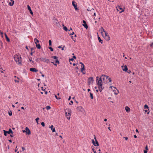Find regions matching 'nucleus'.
I'll list each match as a JSON object with an SVG mask.
<instances>
[{"label":"nucleus","mask_w":153,"mask_h":153,"mask_svg":"<svg viewBox=\"0 0 153 153\" xmlns=\"http://www.w3.org/2000/svg\"><path fill=\"white\" fill-rule=\"evenodd\" d=\"M108 76L104 75H102L98 79V76L97 77L96 82L98 86L99 90L101 92L104 87L102 85V83H108Z\"/></svg>","instance_id":"1"},{"label":"nucleus","mask_w":153,"mask_h":153,"mask_svg":"<svg viewBox=\"0 0 153 153\" xmlns=\"http://www.w3.org/2000/svg\"><path fill=\"white\" fill-rule=\"evenodd\" d=\"M14 59L15 61L17 63V64H19L21 63V57L20 55H15L14 56Z\"/></svg>","instance_id":"2"},{"label":"nucleus","mask_w":153,"mask_h":153,"mask_svg":"<svg viewBox=\"0 0 153 153\" xmlns=\"http://www.w3.org/2000/svg\"><path fill=\"white\" fill-rule=\"evenodd\" d=\"M105 36H103L105 39L107 41H109L110 40V38L109 36L108 35V33L107 32L104 33Z\"/></svg>","instance_id":"3"},{"label":"nucleus","mask_w":153,"mask_h":153,"mask_svg":"<svg viewBox=\"0 0 153 153\" xmlns=\"http://www.w3.org/2000/svg\"><path fill=\"white\" fill-rule=\"evenodd\" d=\"M23 132H26V134L28 135H30L31 134V132L30 130L27 127H26L25 128V130H23Z\"/></svg>","instance_id":"4"},{"label":"nucleus","mask_w":153,"mask_h":153,"mask_svg":"<svg viewBox=\"0 0 153 153\" xmlns=\"http://www.w3.org/2000/svg\"><path fill=\"white\" fill-rule=\"evenodd\" d=\"M40 60L41 61H42L43 62H46L48 63L49 62V59L44 58L42 57H41L39 58Z\"/></svg>","instance_id":"5"},{"label":"nucleus","mask_w":153,"mask_h":153,"mask_svg":"<svg viewBox=\"0 0 153 153\" xmlns=\"http://www.w3.org/2000/svg\"><path fill=\"white\" fill-rule=\"evenodd\" d=\"M94 79L92 77H90L88 78V84L89 85L91 84L93 82Z\"/></svg>","instance_id":"6"},{"label":"nucleus","mask_w":153,"mask_h":153,"mask_svg":"<svg viewBox=\"0 0 153 153\" xmlns=\"http://www.w3.org/2000/svg\"><path fill=\"white\" fill-rule=\"evenodd\" d=\"M72 5L74 7V8L76 10H77L78 8L77 7V5L76 3L74 1H72Z\"/></svg>","instance_id":"7"},{"label":"nucleus","mask_w":153,"mask_h":153,"mask_svg":"<svg viewBox=\"0 0 153 153\" xmlns=\"http://www.w3.org/2000/svg\"><path fill=\"white\" fill-rule=\"evenodd\" d=\"M116 8L117 11H119L120 10H122L120 12V13L124 11V10L120 6H118L116 7Z\"/></svg>","instance_id":"8"},{"label":"nucleus","mask_w":153,"mask_h":153,"mask_svg":"<svg viewBox=\"0 0 153 153\" xmlns=\"http://www.w3.org/2000/svg\"><path fill=\"white\" fill-rule=\"evenodd\" d=\"M122 68L123 71H124L126 72L128 70L127 67L126 65H125L124 66H122Z\"/></svg>","instance_id":"9"},{"label":"nucleus","mask_w":153,"mask_h":153,"mask_svg":"<svg viewBox=\"0 0 153 153\" xmlns=\"http://www.w3.org/2000/svg\"><path fill=\"white\" fill-rule=\"evenodd\" d=\"M30 70L34 72H36L38 71V70L35 68H31L30 69Z\"/></svg>","instance_id":"10"},{"label":"nucleus","mask_w":153,"mask_h":153,"mask_svg":"<svg viewBox=\"0 0 153 153\" xmlns=\"http://www.w3.org/2000/svg\"><path fill=\"white\" fill-rule=\"evenodd\" d=\"M65 115L68 120H69L70 119L71 114L69 115L68 114V113L67 112H65Z\"/></svg>","instance_id":"11"},{"label":"nucleus","mask_w":153,"mask_h":153,"mask_svg":"<svg viewBox=\"0 0 153 153\" xmlns=\"http://www.w3.org/2000/svg\"><path fill=\"white\" fill-rule=\"evenodd\" d=\"M50 128L51 129V130L52 131V132L55 131V128H54V127L53 125H52L51 126H50Z\"/></svg>","instance_id":"12"},{"label":"nucleus","mask_w":153,"mask_h":153,"mask_svg":"<svg viewBox=\"0 0 153 153\" xmlns=\"http://www.w3.org/2000/svg\"><path fill=\"white\" fill-rule=\"evenodd\" d=\"M27 7L28 9L30 11V13L31 14H33V12H32V11L31 10V9L29 5H28L27 6Z\"/></svg>","instance_id":"13"},{"label":"nucleus","mask_w":153,"mask_h":153,"mask_svg":"<svg viewBox=\"0 0 153 153\" xmlns=\"http://www.w3.org/2000/svg\"><path fill=\"white\" fill-rule=\"evenodd\" d=\"M125 110H126V111L127 112H129L130 111V108L129 107H127V106H126L125 107Z\"/></svg>","instance_id":"14"},{"label":"nucleus","mask_w":153,"mask_h":153,"mask_svg":"<svg viewBox=\"0 0 153 153\" xmlns=\"http://www.w3.org/2000/svg\"><path fill=\"white\" fill-rule=\"evenodd\" d=\"M94 139H95L96 143H95V145H94L95 146H99V143L97 141V140H96V138L95 137L94 138Z\"/></svg>","instance_id":"15"},{"label":"nucleus","mask_w":153,"mask_h":153,"mask_svg":"<svg viewBox=\"0 0 153 153\" xmlns=\"http://www.w3.org/2000/svg\"><path fill=\"white\" fill-rule=\"evenodd\" d=\"M7 133L8 134H10V133L13 134V132L10 128L9 130V131H7Z\"/></svg>","instance_id":"16"},{"label":"nucleus","mask_w":153,"mask_h":153,"mask_svg":"<svg viewBox=\"0 0 153 153\" xmlns=\"http://www.w3.org/2000/svg\"><path fill=\"white\" fill-rule=\"evenodd\" d=\"M5 38H6V39L7 40V41L8 42H10V39H9V38H8V37H7V36L6 34L5 33Z\"/></svg>","instance_id":"17"},{"label":"nucleus","mask_w":153,"mask_h":153,"mask_svg":"<svg viewBox=\"0 0 153 153\" xmlns=\"http://www.w3.org/2000/svg\"><path fill=\"white\" fill-rule=\"evenodd\" d=\"M36 47L37 48L40 49L41 48V46L39 44H36Z\"/></svg>","instance_id":"18"},{"label":"nucleus","mask_w":153,"mask_h":153,"mask_svg":"<svg viewBox=\"0 0 153 153\" xmlns=\"http://www.w3.org/2000/svg\"><path fill=\"white\" fill-rule=\"evenodd\" d=\"M100 30L101 31V32H103L104 33L106 32L105 30L102 27H101V28Z\"/></svg>","instance_id":"19"},{"label":"nucleus","mask_w":153,"mask_h":153,"mask_svg":"<svg viewBox=\"0 0 153 153\" xmlns=\"http://www.w3.org/2000/svg\"><path fill=\"white\" fill-rule=\"evenodd\" d=\"M77 108L78 110L81 111H82V110L83 109L82 107L81 106L78 107H77Z\"/></svg>","instance_id":"20"},{"label":"nucleus","mask_w":153,"mask_h":153,"mask_svg":"<svg viewBox=\"0 0 153 153\" xmlns=\"http://www.w3.org/2000/svg\"><path fill=\"white\" fill-rule=\"evenodd\" d=\"M98 40L99 42H100L101 43H102V40L101 39L100 37L98 36Z\"/></svg>","instance_id":"21"},{"label":"nucleus","mask_w":153,"mask_h":153,"mask_svg":"<svg viewBox=\"0 0 153 153\" xmlns=\"http://www.w3.org/2000/svg\"><path fill=\"white\" fill-rule=\"evenodd\" d=\"M68 114L70 115V114H71V109H68Z\"/></svg>","instance_id":"22"},{"label":"nucleus","mask_w":153,"mask_h":153,"mask_svg":"<svg viewBox=\"0 0 153 153\" xmlns=\"http://www.w3.org/2000/svg\"><path fill=\"white\" fill-rule=\"evenodd\" d=\"M34 41L35 42V43L36 44H37V42H39V40L37 39H36V38H35L34 39Z\"/></svg>","instance_id":"23"},{"label":"nucleus","mask_w":153,"mask_h":153,"mask_svg":"<svg viewBox=\"0 0 153 153\" xmlns=\"http://www.w3.org/2000/svg\"><path fill=\"white\" fill-rule=\"evenodd\" d=\"M90 95V97H91L92 99H93V94L91 93L90 92L89 93Z\"/></svg>","instance_id":"24"},{"label":"nucleus","mask_w":153,"mask_h":153,"mask_svg":"<svg viewBox=\"0 0 153 153\" xmlns=\"http://www.w3.org/2000/svg\"><path fill=\"white\" fill-rule=\"evenodd\" d=\"M85 70V68H84V67H83L81 69V72H82L83 74H85V73H84L83 72V71L84 70Z\"/></svg>","instance_id":"25"},{"label":"nucleus","mask_w":153,"mask_h":153,"mask_svg":"<svg viewBox=\"0 0 153 153\" xmlns=\"http://www.w3.org/2000/svg\"><path fill=\"white\" fill-rule=\"evenodd\" d=\"M12 1L13 2L12 3H11V2H10L9 3V5L10 6H12L13 5L14 3V1Z\"/></svg>","instance_id":"26"},{"label":"nucleus","mask_w":153,"mask_h":153,"mask_svg":"<svg viewBox=\"0 0 153 153\" xmlns=\"http://www.w3.org/2000/svg\"><path fill=\"white\" fill-rule=\"evenodd\" d=\"M4 134L5 136H6L7 135V131L4 130H3Z\"/></svg>","instance_id":"27"},{"label":"nucleus","mask_w":153,"mask_h":153,"mask_svg":"<svg viewBox=\"0 0 153 153\" xmlns=\"http://www.w3.org/2000/svg\"><path fill=\"white\" fill-rule=\"evenodd\" d=\"M39 120V117L37 118H36V119L35 120L36 121V122H37V124H39V123H38V120Z\"/></svg>","instance_id":"28"},{"label":"nucleus","mask_w":153,"mask_h":153,"mask_svg":"<svg viewBox=\"0 0 153 153\" xmlns=\"http://www.w3.org/2000/svg\"><path fill=\"white\" fill-rule=\"evenodd\" d=\"M83 26H84V27L85 28H86V29L87 28H88V26H87V24H83Z\"/></svg>","instance_id":"29"},{"label":"nucleus","mask_w":153,"mask_h":153,"mask_svg":"<svg viewBox=\"0 0 153 153\" xmlns=\"http://www.w3.org/2000/svg\"><path fill=\"white\" fill-rule=\"evenodd\" d=\"M144 108L145 109H148V105H145L144 106Z\"/></svg>","instance_id":"30"},{"label":"nucleus","mask_w":153,"mask_h":153,"mask_svg":"<svg viewBox=\"0 0 153 153\" xmlns=\"http://www.w3.org/2000/svg\"><path fill=\"white\" fill-rule=\"evenodd\" d=\"M113 91H114V94L116 95L119 92V91L118 90L117 91V92H115L116 91H115L114 90H113Z\"/></svg>","instance_id":"31"},{"label":"nucleus","mask_w":153,"mask_h":153,"mask_svg":"<svg viewBox=\"0 0 153 153\" xmlns=\"http://www.w3.org/2000/svg\"><path fill=\"white\" fill-rule=\"evenodd\" d=\"M52 58L56 60L58 58L56 56H52Z\"/></svg>","instance_id":"32"},{"label":"nucleus","mask_w":153,"mask_h":153,"mask_svg":"<svg viewBox=\"0 0 153 153\" xmlns=\"http://www.w3.org/2000/svg\"><path fill=\"white\" fill-rule=\"evenodd\" d=\"M46 108L47 110H48L51 108V107L49 106H48L46 107Z\"/></svg>","instance_id":"33"},{"label":"nucleus","mask_w":153,"mask_h":153,"mask_svg":"<svg viewBox=\"0 0 153 153\" xmlns=\"http://www.w3.org/2000/svg\"><path fill=\"white\" fill-rule=\"evenodd\" d=\"M92 143H93V144L94 145H95V141H94V140L93 139H92Z\"/></svg>","instance_id":"34"},{"label":"nucleus","mask_w":153,"mask_h":153,"mask_svg":"<svg viewBox=\"0 0 153 153\" xmlns=\"http://www.w3.org/2000/svg\"><path fill=\"white\" fill-rule=\"evenodd\" d=\"M49 45L50 46L51 45L52 42L51 40H49Z\"/></svg>","instance_id":"35"},{"label":"nucleus","mask_w":153,"mask_h":153,"mask_svg":"<svg viewBox=\"0 0 153 153\" xmlns=\"http://www.w3.org/2000/svg\"><path fill=\"white\" fill-rule=\"evenodd\" d=\"M108 82H111V79L110 78H109L108 77Z\"/></svg>","instance_id":"36"},{"label":"nucleus","mask_w":153,"mask_h":153,"mask_svg":"<svg viewBox=\"0 0 153 153\" xmlns=\"http://www.w3.org/2000/svg\"><path fill=\"white\" fill-rule=\"evenodd\" d=\"M63 29H64L66 31H67V27H65V26L64 27H63Z\"/></svg>","instance_id":"37"},{"label":"nucleus","mask_w":153,"mask_h":153,"mask_svg":"<svg viewBox=\"0 0 153 153\" xmlns=\"http://www.w3.org/2000/svg\"><path fill=\"white\" fill-rule=\"evenodd\" d=\"M55 62L56 63L59 64V61L58 59H56Z\"/></svg>","instance_id":"38"},{"label":"nucleus","mask_w":153,"mask_h":153,"mask_svg":"<svg viewBox=\"0 0 153 153\" xmlns=\"http://www.w3.org/2000/svg\"><path fill=\"white\" fill-rule=\"evenodd\" d=\"M41 124L44 127L45 126V123L43 122H42L41 123Z\"/></svg>","instance_id":"39"},{"label":"nucleus","mask_w":153,"mask_h":153,"mask_svg":"<svg viewBox=\"0 0 153 153\" xmlns=\"http://www.w3.org/2000/svg\"><path fill=\"white\" fill-rule=\"evenodd\" d=\"M49 48L50 49L51 51H53V48H51V47H50Z\"/></svg>","instance_id":"40"},{"label":"nucleus","mask_w":153,"mask_h":153,"mask_svg":"<svg viewBox=\"0 0 153 153\" xmlns=\"http://www.w3.org/2000/svg\"><path fill=\"white\" fill-rule=\"evenodd\" d=\"M73 101H70V103H69V104H70V105H72V104H73Z\"/></svg>","instance_id":"41"},{"label":"nucleus","mask_w":153,"mask_h":153,"mask_svg":"<svg viewBox=\"0 0 153 153\" xmlns=\"http://www.w3.org/2000/svg\"><path fill=\"white\" fill-rule=\"evenodd\" d=\"M101 34H102V35L103 36H105V34H104V32H101Z\"/></svg>","instance_id":"42"},{"label":"nucleus","mask_w":153,"mask_h":153,"mask_svg":"<svg viewBox=\"0 0 153 153\" xmlns=\"http://www.w3.org/2000/svg\"><path fill=\"white\" fill-rule=\"evenodd\" d=\"M36 62H39V61H40V59H39V58H38V59H36Z\"/></svg>","instance_id":"43"},{"label":"nucleus","mask_w":153,"mask_h":153,"mask_svg":"<svg viewBox=\"0 0 153 153\" xmlns=\"http://www.w3.org/2000/svg\"><path fill=\"white\" fill-rule=\"evenodd\" d=\"M29 60L30 62H31L32 63H33V62L32 60V58H30Z\"/></svg>","instance_id":"44"},{"label":"nucleus","mask_w":153,"mask_h":153,"mask_svg":"<svg viewBox=\"0 0 153 153\" xmlns=\"http://www.w3.org/2000/svg\"><path fill=\"white\" fill-rule=\"evenodd\" d=\"M94 10V9L93 8H92L91 10H90L89 11L91 12H92Z\"/></svg>","instance_id":"45"},{"label":"nucleus","mask_w":153,"mask_h":153,"mask_svg":"<svg viewBox=\"0 0 153 153\" xmlns=\"http://www.w3.org/2000/svg\"><path fill=\"white\" fill-rule=\"evenodd\" d=\"M9 115L10 116H11L12 115V113L11 112L9 113Z\"/></svg>","instance_id":"46"},{"label":"nucleus","mask_w":153,"mask_h":153,"mask_svg":"<svg viewBox=\"0 0 153 153\" xmlns=\"http://www.w3.org/2000/svg\"><path fill=\"white\" fill-rule=\"evenodd\" d=\"M123 138H124L126 140H127L128 139V138L126 137H123Z\"/></svg>","instance_id":"47"},{"label":"nucleus","mask_w":153,"mask_h":153,"mask_svg":"<svg viewBox=\"0 0 153 153\" xmlns=\"http://www.w3.org/2000/svg\"><path fill=\"white\" fill-rule=\"evenodd\" d=\"M145 149H146V150L147 151L148 150V149L147 146H146V148H145Z\"/></svg>","instance_id":"48"},{"label":"nucleus","mask_w":153,"mask_h":153,"mask_svg":"<svg viewBox=\"0 0 153 153\" xmlns=\"http://www.w3.org/2000/svg\"><path fill=\"white\" fill-rule=\"evenodd\" d=\"M3 32H1V35L2 37V38H3Z\"/></svg>","instance_id":"49"},{"label":"nucleus","mask_w":153,"mask_h":153,"mask_svg":"<svg viewBox=\"0 0 153 153\" xmlns=\"http://www.w3.org/2000/svg\"><path fill=\"white\" fill-rule=\"evenodd\" d=\"M147 151L145 150L144 151V153H147Z\"/></svg>","instance_id":"50"},{"label":"nucleus","mask_w":153,"mask_h":153,"mask_svg":"<svg viewBox=\"0 0 153 153\" xmlns=\"http://www.w3.org/2000/svg\"><path fill=\"white\" fill-rule=\"evenodd\" d=\"M74 60V59L73 58H71V59H70L69 61H73Z\"/></svg>","instance_id":"51"},{"label":"nucleus","mask_w":153,"mask_h":153,"mask_svg":"<svg viewBox=\"0 0 153 153\" xmlns=\"http://www.w3.org/2000/svg\"><path fill=\"white\" fill-rule=\"evenodd\" d=\"M15 82H19V81L18 80H15Z\"/></svg>","instance_id":"52"},{"label":"nucleus","mask_w":153,"mask_h":153,"mask_svg":"<svg viewBox=\"0 0 153 153\" xmlns=\"http://www.w3.org/2000/svg\"><path fill=\"white\" fill-rule=\"evenodd\" d=\"M22 150L23 151L25 150V148L24 147H22Z\"/></svg>","instance_id":"53"},{"label":"nucleus","mask_w":153,"mask_h":153,"mask_svg":"<svg viewBox=\"0 0 153 153\" xmlns=\"http://www.w3.org/2000/svg\"><path fill=\"white\" fill-rule=\"evenodd\" d=\"M10 136L12 137H13V134H10Z\"/></svg>","instance_id":"54"},{"label":"nucleus","mask_w":153,"mask_h":153,"mask_svg":"<svg viewBox=\"0 0 153 153\" xmlns=\"http://www.w3.org/2000/svg\"><path fill=\"white\" fill-rule=\"evenodd\" d=\"M83 22L85 24H86V22H85V21L84 20H83Z\"/></svg>","instance_id":"55"},{"label":"nucleus","mask_w":153,"mask_h":153,"mask_svg":"<svg viewBox=\"0 0 153 153\" xmlns=\"http://www.w3.org/2000/svg\"><path fill=\"white\" fill-rule=\"evenodd\" d=\"M150 45L151 47H152L153 46V42H152L151 45Z\"/></svg>","instance_id":"56"},{"label":"nucleus","mask_w":153,"mask_h":153,"mask_svg":"<svg viewBox=\"0 0 153 153\" xmlns=\"http://www.w3.org/2000/svg\"><path fill=\"white\" fill-rule=\"evenodd\" d=\"M127 72L128 73H130L131 72V71L130 70H128Z\"/></svg>","instance_id":"57"},{"label":"nucleus","mask_w":153,"mask_h":153,"mask_svg":"<svg viewBox=\"0 0 153 153\" xmlns=\"http://www.w3.org/2000/svg\"><path fill=\"white\" fill-rule=\"evenodd\" d=\"M134 137L135 138H136L137 137V136L136 135H134Z\"/></svg>","instance_id":"58"},{"label":"nucleus","mask_w":153,"mask_h":153,"mask_svg":"<svg viewBox=\"0 0 153 153\" xmlns=\"http://www.w3.org/2000/svg\"><path fill=\"white\" fill-rule=\"evenodd\" d=\"M55 97H56V98L57 99H58V97H57V96L56 95H55Z\"/></svg>","instance_id":"59"},{"label":"nucleus","mask_w":153,"mask_h":153,"mask_svg":"<svg viewBox=\"0 0 153 153\" xmlns=\"http://www.w3.org/2000/svg\"><path fill=\"white\" fill-rule=\"evenodd\" d=\"M71 96H70L69 98H68V100H70L71 99Z\"/></svg>","instance_id":"60"},{"label":"nucleus","mask_w":153,"mask_h":153,"mask_svg":"<svg viewBox=\"0 0 153 153\" xmlns=\"http://www.w3.org/2000/svg\"><path fill=\"white\" fill-rule=\"evenodd\" d=\"M110 127H108V129L110 130V131H111V130L110 129Z\"/></svg>","instance_id":"61"},{"label":"nucleus","mask_w":153,"mask_h":153,"mask_svg":"<svg viewBox=\"0 0 153 153\" xmlns=\"http://www.w3.org/2000/svg\"><path fill=\"white\" fill-rule=\"evenodd\" d=\"M9 141L10 142V143H11L12 142V140H9Z\"/></svg>","instance_id":"62"},{"label":"nucleus","mask_w":153,"mask_h":153,"mask_svg":"<svg viewBox=\"0 0 153 153\" xmlns=\"http://www.w3.org/2000/svg\"><path fill=\"white\" fill-rule=\"evenodd\" d=\"M80 64H81L82 65H83V64L82 62H80Z\"/></svg>","instance_id":"63"},{"label":"nucleus","mask_w":153,"mask_h":153,"mask_svg":"<svg viewBox=\"0 0 153 153\" xmlns=\"http://www.w3.org/2000/svg\"><path fill=\"white\" fill-rule=\"evenodd\" d=\"M62 48L61 46H59L58 47V48Z\"/></svg>","instance_id":"64"}]
</instances>
